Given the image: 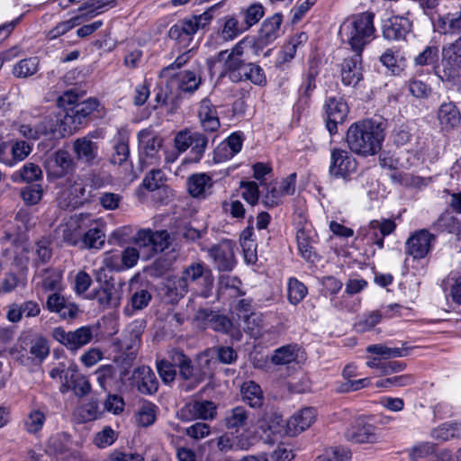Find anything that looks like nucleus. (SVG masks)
Listing matches in <instances>:
<instances>
[{"label": "nucleus", "mask_w": 461, "mask_h": 461, "mask_svg": "<svg viewBox=\"0 0 461 461\" xmlns=\"http://www.w3.org/2000/svg\"><path fill=\"white\" fill-rule=\"evenodd\" d=\"M216 405L212 401H192L186 403L180 411L183 420H212L216 416Z\"/></svg>", "instance_id": "nucleus-27"}, {"label": "nucleus", "mask_w": 461, "mask_h": 461, "mask_svg": "<svg viewBox=\"0 0 461 461\" xmlns=\"http://www.w3.org/2000/svg\"><path fill=\"white\" fill-rule=\"evenodd\" d=\"M171 360L179 368V375L185 380L194 378L197 383L202 381L201 377L194 372L191 359L186 357L182 351L173 350L171 352Z\"/></svg>", "instance_id": "nucleus-43"}, {"label": "nucleus", "mask_w": 461, "mask_h": 461, "mask_svg": "<svg viewBox=\"0 0 461 461\" xmlns=\"http://www.w3.org/2000/svg\"><path fill=\"white\" fill-rule=\"evenodd\" d=\"M52 336L68 349L77 351L92 341L94 330L89 326H82L73 331H66L63 328L58 327L53 330Z\"/></svg>", "instance_id": "nucleus-12"}, {"label": "nucleus", "mask_w": 461, "mask_h": 461, "mask_svg": "<svg viewBox=\"0 0 461 461\" xmlns=\"http://www.w3.org/2000/svg\"><path fill=\"white\" fill-rule=\"evenodd\" d=\"M282 22L283 16L279 13L273 14L263 22L258 37H252L255 41V45L253 47L254 56H259V52L264 47L272 43L279 37Z\"/></svg>", "instance_id": "nucleus-16"}, {"label": "nucleus", "mask_w": 461, "mask_h": 461, "mask_svg": "<svg viewBox=\"0 0 461 461\" xmlns=\"http://www.w3.org/2000/svg\"><path fill=\"white\" fill-rule=\"evenodd\" d=\"M317 411L314 408H303L287 420V433L291 436H296L304 431L315 421Z\"/></svg>", "instance_id": "nucleus-30"}, {"label": "nucleus", "mask_w": 461, "mask_h": 461, "mask_svg": "<svg viewBox=\"0 0 461 461\" xmlns=\"http://www.w3.org/2000/svg\"><path fill=\"white\" fill-rule=\"evenodd\" d=\"M221 29L219 31L221 37L225 41L235 40L238 36L247 32L245 26L234 15H226L220 20Z\"/></svg>", "instance_id": "nucleus-41"}, {"label": "nucleus", "mask_w": 461, "mask_h": 461, "mask_svg": "<svg viewBox=\"0 0 461 461\" xmlns=\"http://www.w3.org/2000/svg\"><path fill=\"white\" fill-rule=\"evenodd\" d=\"M242 81H249L254 85L263 86L267 83V78L263 68L252 60L249 63L247 69L241 73Z\"/></svg>", "instance_id": "nucleus-56"}, {"label": "nucleus", "mask_w": 461, "mask_h": 461, "mask_svg": "<svg viewBox=\"0 0 461 461\" xmlns=\"http://www.w3.org/2000/svg\"><path fill=\"white\" fill-rule=\"evenodd\" d=\"M240 280L236 276L222 275L218 282L219 294L229 297L241 296L244 293L240 288Z\"/></svg>", "instance_id": "nucleus-46"}, {"label": "nucleus", "mask_w": 461, "mask_h": 461, "mask_svg": "<svg viewBox=\"0 0 461 461\" xmlns=\"http://www.w3.org/2000/svg\"><path fill=\"white\" fill-rule=\"evenodd\" d=\"M95 376L98 384L104 391H109L112 388L115 379V370L111 365L99 366L95 371Z\"/></svg>", "instance_id": "nucleus-57"}, {"label": "nucleus", "mask_w": 461, "mask_h": 461, "mask_svg": "<svg viewBox=\"0 0 461 461\" xmlns=\"http://www.w3.org/2000/svg\"><path fill=\"white\" fill-rule=\"evenodd\" d=\"M177 86L182 92L194 93L202 83L201 77L194 71L185 70L176 76Z\"/></svg>", "instance_id": "nucleus-48"}, {"label": "nucleus", "mask_w": 461, "mask_h": 461, "mask_svg": "<svg viewBox=\"0 0 461 461\" xmlns=\"http://www.w3.org/2000/svg\"><path fill=\"white\" fill-rule=\"evenodd\" d=\"M375 428L363 419H357L345 431L348 441L355 444L373 442L375 438Z\"/></svg>", "instance_id": "nucleus-29"}, {"label": "nucleus", "mask_w": 461, "mask_h": 461, "mask_svg": "<svg viewBox=\"0 0 461 461\" xmlns=\"http://www.w3.org/2000/svg\"><path fill=\"white\" fill-rule=\"evenodd\" d=\"M90 221L89 214H76L59 226L58 235L67 244L77 246L81 242L83 232L89 226Z\"/></svg>", "instance_id": "nucleus-15"}, {"label": "nucleus", "mask_w": 461, "mask_h": 461, "mask_svg": "<svg viewBox=\"0 0 461 461\" xmlns=\"http://www.w3.org/2000/svg\"><path fill=\"white\" fill-rule=\"evenodd\" d=\"M115 1L116 0H87L78 8V10L86 11L82 14L81 16H83V20L87 21L97 14H102L107 5L114 4Z\"/></svg>", "instance_id": "nucleus-55"}, {"label": "nucleus", "mask_w": 461, "mask_h": 461, "mask_svg": "<svg viewBox=\"0 0 461 461\" xmlns=\"http://www.w3.org/2000/svg\"><path fill=\"white\" fill-rule=\"evenodd\" d=\"M240 14L243 18L242 23L248 31L262 19L265 14V8L260 3H253L246 8H242Z\"/></svg>", "instance_id": "nucleus-49"}, {"label": "nucleus", "mask_w": 461, "mask_h": 461, "mask_svg": "<svg viewBox=\"0 0 461 461\" xmlns=\"http://www.w3.org/2000/svg\"><path fill=\"white\" fill-rule=\"evenodd\" d=\"M99 137L98 131L89 132L87 135L77 139L73 142V151L77 161L87 166L93 165L98 157V144L94 139Z\"/></svg>", "instance_id": "nucleus-18"}, {"label": "nucleus", "mask_w": 461, "mask_h": 461, "mask_svg": "<svg viewBox=\"0 0 461 461\" xmlns=\"http://www.w3.org/2000/svg\"><path fill=\"white\" fill-rule=\"evenodd\" d=\"M441 65L442 79L450 80L456 76L461 65V35L455 41L443 47Z\"/></svg>", "instance_id": "nucleus-19"}, {"label": "nucleus", "mask_w": 461, "mask_h": 461, "mask_svg": "<svg viewBox=\"0 0 461 461\" xmlns=\"http://www.w3.org/2000/svg\"><path fill=\"white\" fill-rule=\"evenodd\" d=\"M98 288H95L88 299L95 300L102 309H114L121 304L124 283L116 282L113 277L103 278Z\"/></svg>", "instance_id": "nucleus-9"}, {"label": "nucleus", "mask_w": 461, "mask_h": 461, "mask_svg": "<svg viewBox=\"0 0 461 461\" xmlns=\"http://www.w3.org/2000/svg\"><path fill=\"white\" fill-rule=\"evenodd\" d=\"M145 328L146 321L144 320L133 321L126 330L129 341L125 339L124 341L118 342L122 352L115 357V361L125 369L130 367L136 358V352Z\"/></svg>", "instance_id": "nucleus-8"}, {"label": "nucleus", "mask_w": 461, "mask_h": 461, "mask_svg": "<svg viewBox=\"0 0 461 461\" xmlns=\"http://www.w3.org/2000/svg\"><path fill=\"white\" fill-rule=\"evenodd\" d=\"M151 294L146 289H139L131 296L130 303L124 308L127 316H132L136 311L147 307L151 301Z\"/></svg>", "instance_id": "nucleus-47"}, {"label": "nucleus", "mask_w": 461, "mask_h": 461, "mask_svg": "<svg viewBox=\"0 0 461 461\" xmlns=\"http://www.w3.org/2000/svg\"><path fill=\"white\" fill-rule=\"evenodd\" d=\"M320 74V68L316 61L309 62L307 68L302 75V83L298 89L299 102L306 104L316 89V81Z\"/></svg>", "instance_id": "nucleus-33"}, {"label": "nucleus", "mask_w": 461, "mask_h": 461, "mask_svg": "<svg viewBox=\"0 0 461 461\" xmlns=\"http://www.w3.org/2000/svg\"><path fill=\"white\" fill-rule=\"evenodd\" d=\"M224 421L227 429L238 431L240 429L249 426L250 421L249 412L245 407L237 406L226 412Z\"/></svg>", "instance_id": "nucleus-42"}, {"label": "nucleus", "mask_w": 461, "mask_h": 461, "mask_svg": "<svg viewBox=\"0 0 461 461\" xmlns=\"http://www.w3.org/2000/svg\"><path fill=\"white\" fill-rule=\"evenodd\" d=\"M182 276L191 290H194L204 298L210 295L213 285V277L211 270L203 263L189 265L183 271Z\"/></svg>", "instance_id": "nucleus-10"}, {"label": "nucleus", "mask_w": 461, "mask_h": 461, "mask_svg": "<svg viewBox=\"0 0 461 461\" xmlns=\"http://www.w3.org/2000/svg\"><path fill=\"white\" fill-rule=\"evenodd\" d=\"M255 41L252 37L246 36L238 41L230 50H221L218 59L223 60V70L231 82H241L242 74L254 55Z\"/></svg>", "instance_id": "nucleus-3"}, {"label": "nucleus", "mask_w": 461, "mask_h": 461, "mask_svg": "<svg viewBox=\"0 0 461 461\" xmlns=\"http://www.w3.org/2000/svg\"><path fill=\"white\" fill-rule=\"evenodd\" d=\"M221 4H216L209 7L201 14L192 15L178 20L168 31L169 39L175 41L184 48H187L193 41L194 35L200 30L210 24L214 12Z\"/></svg>", "instance_id": "nucleus-4"}, {"label": "nucleus", "mask_w": 461, "mask_h": 461, "mask_svg": "<svg viewBox=\"0 0 461 461\" xmlns=\"http://www.w3.org/2000/svg\"><path fill=\"white\" fill-rule=\"evenodd\" d=\"M341 64V81L345 86H357L363 79L362 52L353 51Z\"/></svg>", "instance_id": "nucleus-26"}, {"label": "nucleus", "mask_w": 461, "mask_h": 461, "mask_svg": "<svg viewBox=\"0 0 461 461\" xmlns=\"http://www.w3.org/2000/svg\"><path fill=\"white\" fill-rule=\"evenodd\" d=\"M234 243L222 240L208 249L207 252L220 271H231L235 266Z\"/></svg>", "instance_id": "nucleus-24"}, {"label": "nucleus", "mask_w": 461, "mask_h": 461, "mask_svg": "<svg viewBox=\"0 0 461 461\" xmlns=\"http://www.w3.org/2000/svg\"><path fill=\"white\" fill-rule=\"evenodd\" d=\"M32 361L41 363L50 354V347L46 339L36 338L31 341L30 350Z\"/></svg>", "instance_id": "nucleus-59"}, {"label": "nucleus", "mask_w": 461, "mask_h": 461, "mask_svg": "<svg viewBox=\"0 0 461 461\" xmlns=\"http://www.w3.org/2000/svg\"><path fill=\"white\" fill-rule=\"evenodd\" d=\"M400 308H402L400 304L393 303L383 307L381 311H374L363 316L356 324V329L360 332L367 331L378 324L383 317H393V312H397Z\"/></svg>", "instance_id": "nucleus-35"}, {"label": "nucleus", "mask_w": 461, "mask_h": 461, "mask_svg": "<svg viewBox=\"0 0 461 461\" xmlns=\"http://www.w3.org/2000/svg\"><path fill=\"white\" fill-rule=\"evenodd\" d=\"M140 145V160L145 165H155L159 157L158 151L162 145L161 139L153 136L148 130H142L138 134Z\"/></svg>", "instance_id": "nucleus-22"}, {"label": "nucleus", "mask_w": 461, "mask_h": 461, "mask_svg": "<svg viewBox=\"0 0 461 461\" xmlns=\"http://www.w3.org/2000/svg\"><path fill=\"white\" fill-rule=\"evenodd\" d=\"M88 201L86 185L81 179L71 182L59 196V205L62 209H75Z\"/></svg>", "instance_id": "nucleus-25"}, {"label": "nucleus", "mask_w": 461, "mask_h": 461, "mask_svg": "<svg viewBox=\"0 0 461 461\" xmlns=\"http://www.w3.org/2000/svg\"><path fill=\"white\" fill-rule=\"evenodd\" d=\"M19 132L28 140H38L41 137L62 138L68 135L61 113L46 115L33 125L22 124Z\"/></svg>", "instance_id": "nucleus-6"}, {"label": "nucleus", "mask_w": 461, "mask_h": 461, "mask_svg": "<svg viewBox=\"0 0 461 461\" xmlns=\"http://www.w3.org/2000/svg\"><path fill=\"white\" fill-rule=\"evenodd\" d=\"M209 140L202 132L191 130L178 131L174 138V146L178 153H183L190 149L188 162H199L207 149Z\"/></svg>", "instance_id": "nucleus-7"}, {"label": "nucleus", "mask_w": 461, "mask_h": 461, "mask_svg": "<svg viewBox=\"0 0 461 461\" xmlns=\"http://www.w3.org/2000/svg\"><path fill=\"white\" fill-rule=\"evenodd\" d=\"M60 101L72 105L66 108L65 112L61 113L68 135L86 125L89 122L90 115L99 106V102L95 98H88L79 103L77 102V95L69 91L65 93L64 96L60 98Z\"/></svg>", "instance_id": "nucleus-5"}, {"label": "nucleus", "mask_w": 461, "mask_h": 461, "mask_svg": "<svg viewBox=\"0 0 461 461\" xmlns=\"http://www.w3.org/2000/svg\"><path fill=\"white\" fill-rule=\"evenodd\" d=\"M357 162L352 154L341 148L330 150L329 174L334 178L349 179L357 171Z\"/></svg>", "instance_id": "nucleus-11"}, {"label": "nucleus", "mask_w": 461, "mask_h": 461, "mask_svg": "<svg viewBox=\"0 0 461 461\" xmlns=\"http://www.w3.org/2000/svg\"><path fill=\"white\" fill-rule=\"evenodd\" d=\"M131 384L143 394H153L158 391V382L149 366H142L134 369Z\"/></svg>", "instance_id": "nucleus-28"}, {"label": "nucleus", "mask_w": 461, "mask_h": 461, "mask_svg": "<svg viewBox=\"0 0 461 461\" xmlns=\"http://www.w3.org/2000/svg\"><path fill=\"white\" fill-rule=\"evenodd\" d=\"M74 159L68 151L59 149L50 154L45 160V168L48 176L54 178H60L73 170Z\"/></svg>", "instance_id": "nucleus-23"}, {"label": "nucleus", "mask_w": 461, "mask_h": 461, "mask_svg": "<svg viewBox=\"0 0 461 461\" xmlns=\"http://www.w3.org/2000/svg\"><path fill=\"white\" fill-rule=\"evenodd\" d=\"M187 190L197 199H206L212 192L213 180L207 173H195L187 178Z\"/></svg>", "instance_id": "nucleus-31"}, {"label": "nucleus", "mask_w": 461, "mask_h": 461, "mask_svg": "<svg viewBox=\"0 0 461 461\" xmlns=\"http://www.w3.org/2000/svg\"><path fill=\"white\" fill-rule=\"evenodd\" d=\"M189 287L183 276H175L167 281L166 294L171 303H175L187 294Z\"/></svg>", "instance_id": "nucleus-51"}, {"label": "nucleus", "mask_w": 461, "mask_h": 461, "mask_svg": "<svg viewBox=\"0 0 461 461\" xmlns=\"http://www.w3.org/2000/svg\"><path fill=\"white\" fill-rule=\"evenodd\" d=\"M374 18V13L365 12L348 18L341 24L340 34L353 51L362 52L375 38Z\"/></svg>", "instance_id": "nucleus-2"}, {"label": "nucleus", "mask_w": 461, "mask_h": 461, "mask_svg": "<svg viewBox=\"0 0 461 461\" xmlns=\"http://www.w3.org/2000/svg\"><path fill=\"white\" fill-rule=\"evenodd\" d=\"M121 256V251L118 250H111L104 254L102 266L95 271V277L97 282H102L103 278L106 277L104 275L105 269L112 272L125 270Z\"/></svg>", "instance_id": "nucleus-39"}, {"label": "nucleus", "mask_w": 461, "mask_h": 461, "mask_svg": "<svg viewBox=\"0 0 461 461\" xmlns=\"http://www.w3.org/2000/svg\"><path fill=\"white\" fill-rule=\"evenodd\" d=\"M199 315L206 321L208 327L214 331L226 334L237 341L241 339L242 332L239 325L233 323L228 316L207 310L200 311Z\"/></svg>", "instance_id": "nucleus-17"}, {"label": "nucleus", "mask_w": 461, "mask_h": 461, "mask_svg": "<svg viewBox=\"0 0 461 461\" xmlns=\"http://www.w3.org/2000/svg\"><path fill=\"white\" fill-rule=\"evenodd\" d=\"M240 321L244 322L243 330L252 338H258L261 335L264 325L263 315L260 312L247 314Z\"/></svg>", "instance_id": "nucleus-53"}, {"label": "nucleus", "mask_w": 461, "mask_h": 461, "mask_svg": "<svg viewBox=\"0 0 461 461\" xmlns=\"http://www.w3.org/2000/svg\"><path fill=\"white\" fill-rule=\"evenodd\" d=\"M436 236L422 229L406 240V252L415 259L424 258L433 248Z\"/></svg>", "instance_id": "nucleus-20"}, {"label": "nucleus", "mask_w": 461, "mask_h": 461, "mask_svg": "<svg viewBox=\"0 0 461 461\" xmlns=\"http://www.w3.org/2000/svg\"><path fill=\"white\" fill-rule=\"evenodd\" d=\"M298 357V347L295 344H289L276 348L272 356V362L275 365H288Z\"/></svg>", "instance_id": "nucleus-52"}, {"label": "nucleus", "mask_w": 461, "mask_h": 461, "mask_svg": "<svg viewBox=\"0 0 461 461\" xmlns=\"http://www.w3.org/2000/svg\"><path fill=\"white\" fill-rule=\"evenodd\" d=\"M156 405L151 402H144L136 414V422L139 426L149 427L156 420Z\"/></svg>", "instance_id": "nucleus-60"}, {"label": "nucleus", "mask_w": 461, "mask_h": 461, "mask_svg": "<svg viewBox=\"0 0 461 461\" xmlns=\"http://www.w3.org/2000/svg\"><path fill=\"white\" fill-rule=\"evenodd\" d=\"M105 235L99 228L89 229L82 237L81 243L85 248L100 249L104 244Z\"/></svg>", "instance_id": "nucleus-58"}, {"label": "nucleus", "mask_w": 461, "mask_h": 461, "mask_svg": "<svg viewBox=\"0 0 461 461\" xmlns=\"http://www.w3.org/2000/svg\"><path fill=\"white\" fill-rule=\"evenodd\" d=\"M250 446L251 443L248 439L240 438L237 441H232L230 437L227 434L221 435L217 438V447L221 452L238 449L247 450L250 447Z\"/></svg>", "instance_id": "nucleus-61"}, {"label": "nucleus", "mask_w": 461, "mask_h": 461, "mask_svg": "<svg viewBox=\"0 0 461 461\" xmlns=\"http://www.w3.org/2000/svg\"><path fill=\"white\" fill-rule=\"evenodd\" d=\"M42 177L41 167L34 163H26L12 176L14 182H33Z\"/></svg>", "instance_id": "nucleus-50"}, {"label": "nucleus", "mask_w": 461, "mask_h": 461, "mask_svg": "<svg viewBox=\"0 0 461 461\" xmlns=\"http://www.w3.org/2000/svg\"><path fill=\"white\" fill-rule=\"evenodd\" d=\"M438 120L443 131L456 128L461 120L460 112L452 102L443 103L438 111Z\"/></svg>", "instance_id": "nucleus-36"}, {"label": "nucleus", "mask_w": 461, "mask_h": 461, "mask_svg": "<svg viewBox=\"0 0 461 461\" xmlns=\"http://www.w3.org/2000/svg\"><path fill=\"white\" fill-rule=\"evenodd\" d=\"M242 400L252 408L260 407L263 403V392L253 381L243 383L240 389Z\"/></svg>", "instance_id": "nucleus-44"}, {"label": "nucleus", "mask_w": 461, "mask_h": 461, "mask_svg": "<svg viewBox=\"0 0 461 461\" xmlns=\"http://www.w3.org/2000/svg\"><path fill=\"white\" fill-rule=\"evenodd\" d=\"M438 28L444 34L461 33V10L439 16L438 19Z\"/></svg>", "instance_id": "nucleus-45"}, {"label": "nucleus", "mask_w": 461, "mask_h": 461, "mask_svg": "<svg viewBox=\"0 0 461 461\" xmlns=\"http://www.w3.org/2000/svg\"><path fill=\"white\" fill-rule=\"evenodd\" d=\"M285 194L277 187V183L269 184L267 186V192L263 195L262 203L267 208H273L283 203Z\"/></svg>", "instance_id": "nucleus-63"}, {"label": "nucleus", "mask_w": 461, "mask_h": 461, "mask_svg": "<svg viewBox=\"0 0 461 461\" xmlns=\"http://www.w3.org/2000/svg\"><path fill=\"white\" fill-rule=\"evenodd\" d=\"M396 224L391 219L373 220L359 230V237L367 245H376L384 248V239L394 231Z\"/></svg>", "instance_id": "nucleus-14"}, {"label": "nucleus", "mask_w": 461, "mask_h": 461, "mask_svg": "<svg viewBox=\"0 0 461 461\" xmlns=\"http://www.w3.org/2000/svg\"><path fill=\"white\" fill-rule=\"evenodd\" d=\"M133 241L140 248L147 249L149 253H158L163 252L169 247L171 238L166 230L141 229L135 234Z\"/></svg>", "instance_id": "nucleus-13"}, {"label": "nucleus", "mask_w": 461, "mask_h": 461, "mask_svg": "<svg viewBox=\"0 0 461 461\" xmlns=\"http://www.w3.org/2000/svg\"><path fill=\"white\" fill-rule=\"evenodd\" d=\"M384 130L385 123L382 120H362L349 126L345 140L351 152L365 158L371 157L381 150Z\"/></svg>", "instance_id": "nucleus-1"}, {"label": "nucleus", "mask_w": 461, "mask_h": 461, "mask_svg": "<svg viewBox=\"0 0 461 461\" xmlns=\"http://www.w3.org/2000/svg\"><path fill=\"white\" fill-rule=\"evenodd\" d=\"M287 290L288 300L294 305L303 301L308 292L307 287L296 278L289 279Z\"/></svg>", "instance_id": "nucleus-62"}, {"label": "nucleus", "mask_w": 461, "mask_h": 461, "mask_svg": "<svg viewBox=\"0 0 461 461\" xmlns=\"http://www.w3.org/2000/svg\"><path fill=\"white\" fill-rule=\"evenodd\" d=\"M324 108L327 116L326 127L330 135H333L338 131V124L345 122L348 113V106L341 97H329L325 102Z\"/></svg>", "instance_id": "nucleus-21"}, {"label": "nucleus", "mask_w": 461, "mask_h": 461, "mask_svg": "<svg viewBox=\"0 0 461 461\" xmlns=\"http://www.w3.org/2000/svg\"><path fill=\"white\" fill-rule=\"evenodd\" d=\"M39 68V59L37 57H31L17 62L13 68V74L16 77L25 78L34 75Z\"/></svg>", "instance_id": "nucleus-54"}, {"label": "nucleus", "mask_w": 461, "mask_h": 461, "mask_svg": "<svg viewBox=\"0 0 461 461\" xmlns=\"http://www.w3.org/2000/svg\"><path fill=\"white\" fill-rule=\"evenodd\" d=\"M315 232L309 225H304L296 232V240L301 256L306 260H313L315 252L312 247Z\"/></svg>", "instance_id": "nucleus-37"}, {"label": "nucleus", "mask_w": 461, "mask_h": 461, "mask_svg": "<svg viewBox=\"0 0 461 461\" xmlns=\"http://www.w3.org/2000/svg\"><path fill=\"white\" fill-rule=\"evenodd\" d=\"M292 448L286 444H279L276 448L262 456L263 461H290L294 458Z\"/></svg>", "instance_id": "nucleus-64"}, {"label": "nucleus", "mask_w": 461, "mask_h": 461, "mask_svg": "<svg viewBox=\"0 0 461 461\" xmlns=\"http://www.w3.org/2000/svg\"><path fill=\"white\" fill-rule=\"evenodd\" d=\"M198 116L205 131H215L219 129L220 121L217 110L209 99L205 98L201 101Z\"/></svg>", "instance_id": "nucleus-38"}, {"label": "nucleus", "mask_w": 461, "mask_h": 461, "mask_svg": "<svg viewBox=\"0 0 461 461\" xmlns=\"http://www.w3.org/2000/svg\"><path fill=\"white\" fill-rule=\"evenodd\" d=\"M411 22L403 16H393L383 25V35L390 41H400L411 32Z\"/></svg>", "instance_id": "nucleus-32"}, {"label": "nucleus", "mask_w": 461, "mask_h": 461, "mask_svg": "<svg viewBox=\"0 0 461 461\" xmlns=\"http://www.w3.org/2000/svg\"><path fill=\"white\" fill-rule=\"evenodd\" d=\"M36 290L59 293L62 289V272L57 268H45L35 276Z\"/></svg>", "instance_id": "nucleus-34"}, {"label": "nucleus", "mask_w": 461, "mask_h": 461, "mask_svg": "<svg viewBox=\"0 0 461 461\" xmlns=\"http://www.w3.org/2000/svg\"><path fill=\"white\" fill-rule=\"evenodd\" d=\"M41 312L40 305L34 301H26L22 303H13L9 306L7 319L11 322H18L23 316L35 317Z\"/></svg>", "instance_id": "nucleus-40"}]
</instances>
